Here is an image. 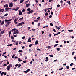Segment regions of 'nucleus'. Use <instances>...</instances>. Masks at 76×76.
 <instances>
[{
  "mask_svg": "<svg viewBox=\"0 0 76 76\" xmlns=\"http://www.w3.org/2000/svg\"><path fill=\"white\" fill-rule=\"evenodd\" d=\"M18 60L19 62H20L21 61H22V60L20 59V58H18Z\"/></svg>",
  "mask_w": 76,
  "mask_h": 76,
  "instance_id": "20",
  "label": "nucleus"
},
{
  "mask_svg": "<svg viewBox=\"0 0 76 76\" xmlns=\"http://www.w3.org/2000/svg\"><path fill=\"white\" fill-rule=\"evenodd\" d=\"M48 57H46L45 58L46 60H45V61L46 62H47V61H48Z\"/></svg>",
  "mask_w": 76,
  "mask_h": 76,
  "instance_id": "8",
  "label": "nucleus"
},
{
  "mask_svg": "<svg viewBox=\"0 0 76 76\" xmlns=\"http://www.w3.org/2000/svg\"><path fill=\"white\" fill-rule=\"evenodd\" d=\"M5 23H7V22H9L8 20H5Z\"/></svg>",
  "mask_w": 76,
  "mask_h": 76,
  "instance_id": "17",
  "label": "nucleus"
},
{
  "mask_svg": "<svg viewBox=\"0 0 76 76\" xmlns=\"http://www.w3.org/2000/svg\"><path fill=\"white\" fill-rule=\"evenodd\" d=\"M23 1H24L23 0H21V1H20V3H22V2H23Z\"/></svg>",
  "mask_w": 76,
  "mask_h": 76,
  "instance_id": "37",
  "label": "nucleus"
},
{
  "mask_svg": "<svg viewBox=\"0 0 76 76\" xmlns=\"http://www.w3.org/2000/svg\"><path fill=\"white\" fill-rule=\"evenodd\" d=\"M15 54H13L12 57V58H14L15 57Z\"/></svg>",
  "mask_w": 76,
  "mask_h": 76,
  "instance_id": "54",
  "label": "nucleus"
},
{
  "mask_svg": "<svg viewBox=\"0 0 76 76\" xmlns=\"http://www.w3.org/2000/svg\"><path fill=\"white\" fill-rule=\"evenodd\" d=\"M63 66H66V63L65 64H63Z\"/></svg>",
  "mask_w": 76,
  "mask_h": 76,
  "instance_id": "60",
  "label": "nucleus"
},
{
  "mask_svg": "<svg viewBox=\"0 0 76 76\" xmlns=\"http://www.w3.org/2000/svg\"><path fill=\"white\" fill-rule=\"evenodd\" d=\"M11 38L13 40L15 39V38L12 36H11Z\"/></svg>",
  "mask_w": 76,
  "mask_h": 76,
  "instance_id": "13",
  "label": "nucleus"
},
{
  "mask_svg": "<svg viewBox=\"0 0 76 76\" xmlns=\"http://www.w3.org/2000/svg\"><path fill=\"white\" fill-rule=\"evenodd\" d=\"M35 0V1L36 2V3H38V0Z\"/></svg>",
  "mask_w": 76,
  "mask_h": 76,
  "instance_id": "56",
  "label": "nucleus"
},
{
  "mask_svg": "<svg viewBox=\"0 0 76 76\" xmlns=\"http://www.w3.org/2000/svg\"><path fill=\"white\" fill-rule=\"evenodd\" d=\"M57 45H58V44H56L54 46V47H56V46H57Z\"/></svg>",
  "mask_w": 76,
  "mask_h": 76,
  "instance_id": "52",
  "label": "nucleus"
},
{
  "mask_svg": "<svg viewBox=\"0 0 76 76\" xmlns=\"http://www.w3.org/2000/svg\"><path fill=\"white\" fill-rule=\"evenodd\" d=\"M30 6V4H28L26 5V7H27L29 6Z\"/></svg>",
  "mask_w": 76,
  "mask_h": 76,
  "instance_id": "12",
  "label": "nucleus"
},
{
  "mask_svg": "<svg viewBox=\"0 0 76 76\" xmlns=\"http://www.w3.org/2000/svg\"><path fill=\"white\" fill-rule=\"evenodd\" d=\"M12 44H8L7 45L8 46H12Z\"/></svg>",
  "mask_w": 76,
  "mask_h": 76,
  "instance_id": "34",
  "label": "nucleus"
},
{
  "mask_svg": "<svg viewBox=\"0 0 76 76\" xmlns=\"http://www.w3.org/2000/svg\"><path fill=\"white\" fill-rule=\"evenodd\" d=\"M19 7H18L16 9H15V11H17L19 10Z\"/></svg>",
  "mask_w": 76,
  "mask_h": 76,
  "instance_id": "21",
  "label": "nucleus"
},
{
  "mask_svg": "<svg viewBox=\"0 0 76 76\" xmlns=\"http://www.w3.org/2000/svg\"><path fill=\"white\" fill-rule=\"evenodd\" d=\"M20 66H21V65L20 64H19L18 65V68H19V67H20Z\"/></svg>",
  "mask_w": 76,
  "mask_h": 76,
  "instance_id": "28",
  "label": "nucleus"
},
{
  "mask_svg": "<svg viewBox=\"0 0 76 76\" xmlns=\"http://www.w3.org/2000/svg\"><path fill=\"white\" fill-rule=\"evenodd\" d=\"M57 6L58 7H60V5L59 4L57 5Z\"/></svg>",
  "mask_w": 76,
  "mask_h": 76,
  "instance_id": "51",
  "label": "nucleus"
},
{
  "mask_svg": "<svg viewBox=\"0 0 76 76\" xmlns=\"http://www.w3.org/2000/svg\"><path fill=\"white\" fill-rule=\"evenodd\" d=\"M73 63H72L70 64V66H73Z\"/></svg>",
  "mask_w": 76,
  "mask_h": 76,
  "instance_id": "57",
  "label": "nucleus"
},
{
  "mask_svg": "<svg viewBox=\"0 0 76 76\" xmlns=\"http://www.w3.org/2000/svg\"><path fill=\"white\" fill-rule=\"evenodd\" d=\"M19 34V30H16V31H14L13 33L14 34Z\"/></svg>",
  "mask_w": 76,
  "mask_h": 76,
  "instance_id": "4",
  "label": "nucleus"
},
{
  "mask_svg": "<svg viewBox=\"0 0 76 76\" xmlns=\"http://www.w3.org/2000/svg\"><path fill=\"white\" fill-rule=\"evenodd\" d=\"M57 51H60V48H57Z\"/></svg>",
  "mask_w": 76,
  "mask_h": 76,
  "instance_id": "27",
  "label": "nucleus"
},
{
  "mask_svg": "<svg viewBox=\"0 0 76 76\" xmlns=\"http://www.w3.org/2000/svg\"><path fill=\"white\" fill-rule=\"evenodd\" d=\"M4 7H8V5L7 4H6L4 6Z\"/></svg>",
  "mask_w": 76,
  "mask_h": 76,
  "instance_id": "15",
  "label": "nucleus"
},
{
  "mask_svg": "<svg viewBox=\"0 0 76 76\" xmlns=\"http://www.w3.org/2000/svg\"><path fill=\"white\" fill-rule=\"evenodd\" d=\"M4 21L3 20V21H2V22H1V25H3V24H4Z\"/></svg>",
  "mask_w": 76,
  "mask_h": 76,
  "instance_id": "22",
  "label": "nucleus"
},
{
  "mask_svg": "<svg viewBox=\"0 0 76 76\" xmlns=\"http://www.w3.org/2000/svg\"><path fill=\"white\" fill-rule=\"evenodd\" d=\"M30 13H31L30 11H29V12H27V14L28 15H30Z\"/></svg>",
  "mask_w": 76,
  "mask_h": 76,
  "instance_id": "44",
  "label": "nucleus"
},
{
  "mask_svg": "<svg viewBox=\"0 0 76 76\" xmlns=\"http://www.w3.org/2000/svg\"><path fill=\"white\" fill-rule=\"evenodd\" d=\"M17 29L16 28H14L13 29H12L11 31V32H13L14 31H16V30H17Z\"/></svg>",
  "mask_w": 76,
  "mask_h": 76,
  "instance_id": "6",
  "label": "nucleus"
},
{
  "mask_svg": "<svg viewBox=\"0 0 76 76\" xmlns=\"http://www.w3.org/2000/svg\"><path fill=\"white\" fill-rule=\"evenodd\" d=\"M12 64H11L8 65L7 67V70H10V68H12Z\"/></svg>",
  "mask_w": 76,
  "mask_h": 76,
  "instance_id": "1",
  "label": "nucleus"
},
{
  "mask_svg": "<svg viewBox=\"0 0 76 76\" xmlns=\"http://www.w3.org/2000/svg\"><path fill=\"white\" fill-rule=\"evenodd\" d=\"M5 10H9V8H7V7L5 9Z\"/></svg>",
  "mask_w": 76,
  "mask_h": 76,
  "instance_id": "38",
  "label": "nucleus"
},
{
  "mask_svg": "<svg viewBox=\"0 0 76 76\" xmlns=\"http://www.w3.org/2000/svg\"><path fill=\"white\" fill-rule=\"evenodd\" d=\"M26 71L27 72H29L30 71V69H28Z\"/></svg>",
  "mask_w": 76,
  "mask_h": 76,
  "instance_id": "58",
  "label": "nucleus"
},
{
  "mask_svg": "<svg viewBox=\"0 0 76 76\" xmlns=\"http://www.w3.org/2000/svg\"><path fill=\"white\" fill-rule=\"evenodd\" d=\"M18 52H21V53H22V52H23V51H22V50H19Z\"/></svg>",
  "mask_w": 76,
  "mask_h": 76,
  "instance_id": "50",
  "label": "nucleus"
},
{
  "mask_svg": "<svg viewBox=\"0 0 76 76\" xmlns=\"http://www.w3.org/2000/svg\"><path fill=\"white\" fill-rule=\"evenodd\" d=\"M7 66V65L5 64H4L3 65V66Z\"/></svg>",
  "mask_w": 76,
  "mask_h": 76,
  "instance_id": "53",
  "label": "nucleus"
},
{
  "mask_svg": "<svg viewBox=\"0 0 76 76\" xmlns=\"http://www.w3.org/2000/svg\"><path fill=\"white\" fill-rule=\"evenodd\" d=\"M73 31V30H68V32H72Z\"/></svg>",
  "mask_w": 76,
  "mask_h": 76,
  "instance_id": "32",
  "label": "nucleus"
},
{
  "mask_svg": "<svg viewBox=\"0 0 76 76\" xmlns=\"http://www.w3.org/2000/svg\"><path fill=\"white\" fill-rule=\"evenodd\" d=\"M51 35H52V34H49V37L50 38L51 37Z\"/></svg>",
  "mask_w": 76,
  "mask_h": 76,
  "instance_id": "59",
  "label": "nucleus"
},
{
  "mask_svg": "<svg viewBox=\"0 0 76 76\" xmlns=\"http://www.w3.org/2000/svg\"><path fill=\"white\" fill-rule=\"evenodd\" d=\"M32 44H30L29 45V47H32Z\"/></svg>",
  "mask_w": 76,
  "mask_h": 76,
  "instance_id": "36",
  "label": "nucleus"
},
{
  "mask_svg": "<svg viewBox=\"0 0 76 76\" xmlns=\"http://www.w3.org/2000/svg\"><path fill=\"white\" fill-rule=\"evenodd\" d=\"M10 23H11V22H7L6 23H5L6 24L5 26L6 27H7V26H8V25H9V24Z\"/></svg>",
  "mask_w": 76,
  "mask_h": 76,
  "instance_id": "3",
  "label": "nucleus"
},
{
  "mask_svg": "<svg viewBox=\"0 0 76 76\" xmlns=\"http://www.w3.org/2000/svg\"><path fill=\"white\" fill-rule=\"evenodd\" d=\"M23 17L22 18H20L18 20H23Z\"/></svg>",
  "mask_w": 76,
  "mask_h": 76,
  "instance_id": "14",
  "label": "nucleus"
},
{
  "mask_svg": "<svg viewBox=\"0 0 76 76\" xmlns=\"http://www.w3.org/2000/svg\"><path fill=\"white\" fill-rule=\"evenodd\" d=\"M26 62H27L26 61V60L24 61H23V63H26Z\"/></svg>",
  "mask_w": 76,
  "mask_h": 76,
  "instance_id": "42",
  "label": "nucleus"
},
{
  "mask_svg": "<svg viewBox=\"0 0 76 76\" xmlns=\"http://www.w3.org/2000/svg\"><path fill=\"white\" fill-rule=\"evenodd\" d=\"M19 65L18 64H17L16 65H15V67H18Z\"/></svg>",
  "mask_w": 76,
  "mask_h": 76,
  "instance_id": "48",
  "label": "nucleus"
},
{
  "mask_svg": "<svg viewBox=\"0 0 76 76\" xmlns=\"http://www.w3.org/2000/svg\"><path fill=\"white\" fill-rule=\"evenodd\" d=\"M67 3H68L69 4V5H70L71 4V3H70V1H67Z\"/></svg>",
  "mask_w": 76,
  "mask_h": 76,
  "instance_id": "16",
  "label": "nucleus"
},
{
  "mask_svg": "<svg viewBox=\"0 0 76 76\" xmlns=\"http://www.w3.org/2000/svg\"><path fill=\"white\" fill-rule=\"evenodd\" d=\"M6 72H4V75H6Z\"/></svg>",
  "mask_w": 76,
  "mask_h": 76,
  "instance_id": "61",
  "label": "nucleus"
},
{
  "mask_svg": "<svg viewBox=\"0 0 76 76\" xmlns=\"http://www.w3.org/2000/svg\"><path fill=\"white\" fill-rule=\"evenodd\" d=\"M55 42L56 43H58V41H56Z\"/></svg>",
  "mask_w": 76,
  "mask_h": 76,
  "instance_id": "63",
  "label": "nucleus"
},
{
  "mask_svg": "<svg viewBox=\"0 0 76 76\" xmlns=\"http://www.w3.org/2000/svg\"><path fill=\"white\" fill-rule=\"evenodd\" d=\"M53 55H49V57H53Z\"/></svg>",
  "mask_w": 76,
  "mask_h": 76,
  "instance_id": "35",
  "label": "nucleus"
},
{
  "mask_svg": "<svg viewBox=\"0 0 76 76\" xmlns=\"http://www.w3.org/2000/svg\"><path fill=\"white\" fill-rule=\"evenodd\" d=\"M4 11V10L2 9H0V12H3V11Z\"/></svg>",
  "mask_w": 76,
  "mask_h": 76,
  "instance_id": "9",
  "label": "nucleus"
},
{
  "mask_svg": "<svg viewBox=\"0 0 76 76\" xmlns=\"http://www.w3.org/2000/svg\"><path fill=\"white\" fill-rule=\"evenodd\" d=\"M53 9V7H52L51 8H48L47 10H50V9Z\"/></svg>",
  "mask_w": 76,
  "mask_h": 76,
  "instance_id": "49",
  "label": "nucleus"
},
{
  "mask_svg": "<svg viewBox=\"0 0 76 76\" xmlns=\"http://www.w3.org/2000/svg\"><path fill=\"white\" fill-rule=\"evenodd\" d=\"M4 30H3L2 31H1V34H4Z\"/></svg>",
  "mask_w": 76,
  "mask_h": 76,
  "instance_id": "24",
  "label": "nucleus"
},
{
  "mask_svg": "<svg viewBox=\"0 0 76 76\" xmlns=\"http://www.w3.org/2000/svg\"><path fill=\"white\" fill-rule=\"evenodd\" d=\"M48 13L47 12H46L45 13V16H48Z\"/></svg>",
  "mask_w": 76,
  "mask_h": 76,
  "instance_id": "40",
  "label": "nucleus"
},
{
  "mask_svg": "<svg viewBox=\"0 0 76 76\" xmlns=\"http://www.w3.org/2000/svg\"><path fill=\"white\" fill-rule=\"evenodd\" d=\"M40 25H41V23H39L38 24V26H40Z\"/></svg>",
  "mask_w": 76,
  "mask_h": 76,
  "instance_id": "43",
  "label": "nucleus"
},
{
  "mask_svg": "<svg viewBox=\"0 0 76 76\" xmlns=\"http://www.w3.org/2000/svg\"><path fill=\"white\" fill-rule=\"evenodd\" d=\"M66 67L67 69H70V67L69 66H66Z\"/></svg>",
  "mask_w": 76,
  "mask_h": 76,
  "instance_id": "26",
  "label": "nucleus"
},
{
  "mask_svg": "<svg viewBox=\"0 0 76 76\" xmlns=\"http://www.w3.org/2000/svg\"><path fill=\"white\" fill-rule=\"evenodd\" d=\"M51 47L50 46H47L46 48H48V49H49V48H51Z\"/></svg>",
  "mask_w": 76,
  "mask_h": 76,
  "instance_id": "19",
  "label": "nucleus"
},
{
  "mask_svg": "<svg viewBox=\"0 0 76 76\" xmlns=\"http://www.w3.org/2000/svg\"><path fill=\"white\" fill-rule=\"evenodd\" d=\"M4 74V72H2L1 73V76H3V75Z\"/></svg>",
  "mask_w": 76,
  "mask_h": 76,
  "instance_id": "41",
  "label": "nucleus"
},
{
  "mask_svg": "<svg viewBox=\"0 0 76 76\" xmlns=\"http://www.w3.org/2000/svg\"><path fill=\"white\" fill-rule=\"evenodd\" d=\"M35 44L36 45H37L38 44V40H36V42H35Z\"/></svg>",
  "mask_w": 76,
  "mask_h": 76,
  "instance_id": "11",
  "label": "nucleus"
},
{
  "mask_svg": "<svg viewBox=\"0 0 76 76\" xmlns=\"http://www.w3.org/2000/svg\"><path fill=\"white\" fill-rule=\"evenodd\" d=\"M25 9H23L22 11V13H23V12H25Z\"/></svg>",
  "mask_w": 76,
  "mask_h": 76,
  "instance_id": "23",
  "label": "nucleus"
},
{
  "mask_svg": "<svg viewBox=\"0 0 76 76\" xmlns=\"http://www.w3.org/2000/svg\"><path fill=\"white\" fill-rule=\"evenodd\" d=\"M75 53V52H72V55H74V53Z\"/></svg>",
  "mask_w": 76,
  "mask_h": 76,
  "instance_id": "62",
  "label": "nucleus"
},
{
  "mask_svg": "<svg viewBox=\"0 0 76 76\" xmlns=\"http://www.w3.org/2000/svg\"><path fill=\"white\" fill-rule=\"evenodd\" d=\"M34 22H38V20H34Z\"/></svg>",
  "mask_w": 76,
  "mask_h": 76,
  "instance_id": "29",
  "label": "nucleus"
},
{
  "mask_svg": "<svg viewBox=\"0 0 76 76\" xmlns=\"http://www.w3.org/2000/svg\"><path fill=\"white\" fill-rule=\"evenodd\" d=\"M60 3L61 4L63 3V0H61L60 1Z\"/></svg>",
  "mask_w": 76,
  "mask_h": 76,
  "instance_id": "64",
  "label": "nucleus"
},
{
  "mask_svg": "<svg viewBox=\"0 0 76 76\" xmlns=\"http://www.w3.org/2000/svg\"><path fill=\"white\" fill-rule=\"evenodd\" d=\"M22 15V12H21V11L20 10H19V15Z\"/></svg>",
  "mask_w": 76,
  "mask_h": 76,
  "instance_id": "7",
  "label": "nucleus"
},
{
  "mask_svg": "<svg viewBox=\"0 0 76 76\" xmlns=\"http://www.w3.org/2000/svg\"><path fill=\"white\" fill-rule=\"evenodd\" d=\"M52 1H53V0H49V2L51 3Z\"/></svg>",
  "mask_w": 76,
  "mask_h": 76,
  "instance_id": "55",
  "label": "nucleus"
},
{
  "mask_svg": "<svg viewBox=\"0 0 76 76\" xmlns=\"http://www.w3.org/2000/svg\"><path fill=\"white\" fill-rule=\"evenodd\" d=\"M63 67H62V68H61L60 69H59V70H63Z\"/></svg>",
  "mask_w": 76,
  "mask_h": 76,
  "instance_id": "45",
  "label": "nucleus"
},
{
  "mask_svg": "<svg viewBox=\"0 0 76 76\" xmlns=\"http://www.w3.org/2000/svg\"><path fill=\"white\" fill-rule=\"evenodd\" d=\"M28 38L30 39H28V42H31V38L30 37H29Z\"/></svg>",
  "mask_w": 76,
  "mask_h": 76,
  "instance_id": "10",
  "label": "nucleus"
},
{
  "mask_svg": "<svg viewBox=\"0 0 76 76\" xmlns=\"http://www.w3.org/2000/svg\"><path fill=\"white\" fill-rule=\"evenodd\" d=\"M8 15V13H6V14L4 15L5 16H7V15Z\"/></svg>",
  "mask_w": 76,
  "mask_h": 76,
  "instance_id": "46",
  "label": "nucleus"
},
{
  "mask_svg": "<svg viewBox=\"0 0 76 76\" xmlns=\"http://www.w3.org/2000/svg\"><path fill=\"white\" fill-rule=\"evenodd\" d=\"M53 30L54 32H57V31H56L54 28L53 29Z\"/></svg>",
  "mask_w": 76,
  "mask_h": 76,
  "instance_id": "31",
  "label": "nucleus"
},
{
  "mask_svg": "<svg viewBox=\"0 0 76 76\" xmlns=\"http://www.w3.org/2000/svg\"><path fill=\"white\" fill-rule=\"evenodd\" d=\"M50 25L51 26H53V24L52 23H50Z\"/></svg>",
  "mask_w": 76,
  "mask_h": 76,
  "instance_id": "39",
  "label": "nucleus"
},
{
  "mask_svg": "<svg viewBox=\"0 0 76 76\" xmlns=\"http://www.w3.org/2000/svg\"><path fill=\"white\" fill-rule=\"evenodd\" d=\"M37 51H41V49L38 48L37 49Z\"/></svg>",
  "mask_w": 76,
  "mask_h": 76,
  "instance_id": "47",
  "label": "nucleus"
},
{
  "mask_svg": "<svg viewBox=\"0 0 76 76\" xmlns=\"http://www.w3.org/2000/svg\"><path fill=\"white\" fill-rule=\"evenodd\" d=\"M11 33L12 32H11V31H10L9 33V37H10V34H11Z\"/></svg>",
  "mask_w": 76,
  "mask_h": 76,
  "instance_id": "18",
  "label": "nucleus"
},
{
  "mask_svg": "<svg viewBox=\"0 0 76 76\" xmlns=\"http://www.w3.org/2000/svg\"><path fill=\"white\" fill-rule=\"evenodd\" d=\"M10 4L9 6L10 7H13V3L12 2H11V3H10Z\"/></svg>",
  "mask_w": 76,
  "mask_h": 76,
  "instance_id": "5",
  "label": "nucleus"
},
{
  "mask_svg": "<svg viewBox=\"0 0 76 76\" xmlns=\"http://www.w3.org/2000/svg\"><path fill=\"white\" fill-rule=\"evenodd\" d=\"M27 11H30L31 10V9L30 8H28V9H27Z\"/></svg>",
  "mask_w": 76,
  "mask_h": 76,
  "instance_id": "25",
  "label": "nucleus"
},
{
  "mask_svg": "<svg viewBox=\"0 0 76 76\" xmlns=\"http://www.w3.org/2000/svg\"><path fill=\"white\" fill-rule=\"evenodd\" d=\"M30 13H33L34 12V10H30Z\"/></svg>",
  "mask_w": 76,
  "mask_h": 76,
  "instance_id": "30",
  "label": "nucleus"
},
{
  "mask_svg": "<svg viewBox=\"0 0 76 76\" xmlns=\"http://www.w3.org/2000/svg\"><path fill=\"white\" fill-rule=\"evenodd\" d=\"M16 21H17V19L15 18L14 21V23H15Z\"/></svg>",
  "mask_w": 76,
  "mask_h": 76,
  "instance_id": "33",
  "label": "nucleus"
},
{
  "mask_svg": "<svg viewBox=\"0 0 76 76\" xmlns=\"http://www.w3.org/2000/svg\"><path fill=\"white\" fill-rule=\"evenodd\" d=\"M25 23L24 22H22L21 23H20L18 24L17 25V26H19L20 25H23V24H25Z\"/></svg>",
  "mask_w": 76,
  "mask_h": 76,
  "instance_id": "2",
  "label": "nucleus"
}]
</instances>
